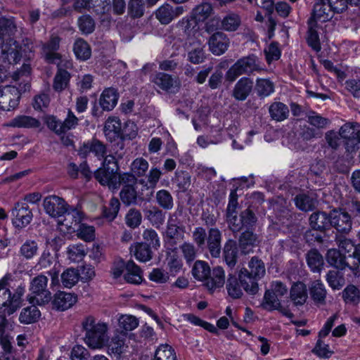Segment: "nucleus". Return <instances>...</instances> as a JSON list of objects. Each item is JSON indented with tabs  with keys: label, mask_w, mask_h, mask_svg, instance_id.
Masks as SVG:
<instances>
[{
	"label": "nucleus",
	"mask_w": 360,
	"mask_h": 360,
	"mask_svg": "<svg viewBox=\"0 0 360 360\" xmlns=\"http://www.w3.org/2000/svg\"><path fill=\"white\" fill-rule=\"evenodd\" d=\"M145 4L143 0H130L128 4L129 15L133 18H141L143 15Z\"/></svg>",
	"instance_id": "69168bd1"
},
{
	"label": "nucleus",
	"mask_w": 360,
	"mask_h": 360,
	"mask_svg": "<svg viewBox=\"0 0 360 360\" xmlns=\"http://www.w3.org/2000/svg\"><path fill=\"white\" fill-rule=\"evenodd\" d=\"M145 218L155 227L162 226L165 219V213L157 206L150 205L143 210Z\"/></svg>",
	"instance_id": "72a5a7b5"
},
{
	"label": "nucleus",
	"mask_w": 360,
	"mask_h": 360,
	"mask_svg": "<svg viewBox=\"0 0 360 360\" xmlns=\"http://www.w3.org/2000/svg\"><path fill=\"white\" fill-rule=\"evenodd\" d=\"M330 226L339 233H349L352 227L351 215L343 208L333 210L330 211Z\"/></svg>",
	"instance_id": "9b49d317"
},
{
	"label": "nucleus",
	"mask_w": 360,
	"mask_h": 360,
	"mask_svg": "<svg viewBox=\"0 0 360 360\" xmlns=\"http://www.w3.org/2000/svg\"><path fill=\"white\" fill-rule=\"evenodd\" d=\"M255 91L259 98H265L274 91V84L268 79H257L255 84Z\"/></svg>",
	"instance_id": "3c124183"
},
{
	"label": "nucleus",
	"mask_w": 360,
	"mask_h": 360,
	"mask_svg": "<svg viewBox=\"0 0 360 360\" xmlns=\"http://www.w3.org/2000/svg\"><path fill=\"white\" fill-rule=\"evenodd\" d=\"M36 268L38 270H47V274L51 276L52 285L59 284L58 276L61 270V265L49 250H44L36 265Z\"/></svg>",
	"instance_id": "0eeeda50"
},
{
	"label": "nucleus",
	"mask_w": 360,
	"mask_h": 360,
	"mask_svg": "<svg viewBox=\"0 0 360 360\" xmlns=\"http://www.w3.org/2000/svg\"><path fill=\"white\" fill-rule=\"evenodd\" d=\"M131 252L141 262H148L153 257L151 247L146 243H137L130 248Z\"/></svg>",
	"instance_id": "58836bf2"
},
{
	"label": "nucleus",
	"mask_w": 360,
	"mask_h": 360,
	"mask_svg": "<svg viewBox=\"0 0 360 360\" xmlns=\"http://www.w3.org/2000/svg\"><path fill=\"white\" fill-rule=\"evenodd\" d=\"M25 292V285L13 280L11 275H6L0 280V318L3 322L6 321V314H13L21 307Z\"/></svg>",
	"instance_id": "f257e3e1"
},
{
	"label": "nucleus",
	"mask_w": 360,
	"mask_h": 360,
	"mask_svg": "<svg viewBox=\"0 0 360 360\" xmlns=\"http://www.w3.org/2000/svg\"><path fill=\"white\" fill-rule=\"evenodd\" d=\"M126 274L124 280L131 284H140L143 281L142 271L133 261L126 264Z\"/></svg>",
	"instance_id": "e433bc0d"
},
{
	"label": "nucleus",
	"mask_w": 360,
	"mask_h": 360,
	"mask_svg": "<svg viewBox=\"0 0 360 360\" xmlns=\"http://www.w3.org/2000/svg\"><path fill=\"white\" fill-rule=\"evenodd\" d=\"M250 269L249 274L257 281L262 278L266 272L265 265L263 261L258 257H252L248 262Z\"/></svg>",
	"instance_id": "8fccbe9b"
},
{
	"label": "nucleus",
	"mask_w": 360,
	"mask_h": 360,
	"mask_svg": "<svg viewBox=\"0 0 360 360\" xmlns=\"http://www.w3.org/2000/svg\"><path fill=\"white\" fill-rule=\"evenodd\" d=\"M210 267L206 262L198 260L194 263L192 274L195 279L205 282L210 274Z\"/></svg>",
	"instance_id": "09e8293b"
},
{
	"label": "nucleus",
	"mask_w": 360,
	"mask_h": 360,
	"mask_svg": "<svg viewBox=\"0 0 360 360\" xmlns=\"http://www.w3.org/2000/svg\"><path fill=\"white\" fill-rule=\"evenodd\" d=\"M120 197L122 202L127 206L137 203V191L135 186H123Z\"/></svg>",
	"instance_id": "052dcab7"
},
{
	"label": "nucleus",
	"mask_w": 360,
	"mask_h": 360,
	"mask_svg": "<svg viewBox=\"0 0 360 360\" xmlns=\"http://www.w3.org/2000/svg\"><path fill=\"white\" fill-rule=\"evenodd\" d=\"M103 186H108L110 189H117L123 186H135L137 183L136 177L131 172L118 173L117 172L108 179H102Z\"/></svg>",
	"instance_id": "2eb2a0df"
},
{
	"label": "nucleus",
	"mask_w": 360,
	"mask_h": 360,
	"mask_svg": "<svg viewBox=\"0 0 360 360\" xmlns=\"http://www.w3.org/2000/svg\"><path fill=\"white\" fill-rule=\"evenodd\" d=\"M77 296L65 292H58L54 296L53 306L59 311H65L70 308L76 302Z\"/></svg>",
	"instance_id": "7c9ffc66"
},
{
	"label": "nucleus",
	"mask_w": 360,
	"mask_h": 360,
	"mask_svg": "<svg viewBox=\"0 0 360 360\" xmlns=\"http://www.w3.org/2000/svg\"><path fill=\"white\" fill-rule=\"evenodd\" d=\"M85 332L84 342L92 349H100L108 341V325L104 322L96 321L93 316H88L82 323Z\"/></svg>",
	"instance_id": "f03ea898"
},
{
	"label": "nucleus",
	"mask_w": 360,
	"mask_h": 360,
	"mask_svg": "<svg viewBox=\"0 0 360 360\" xmlns=\"http://www.w3.org/2000/svg\"><path fill=\"white\" fill-rule=\"evenodd\" d=\"M45 212L51 217H61L67 212L69 207L65 200L57 195H49L44 199Z\"/></svg>",
	"instance_id": "4468645a"
},
{
	"label": "nucleus",
	"mask_w": 360,
	"mask_h": 360,
	"mask_svg": "<svg viewBox=\"0 0 360 360\" xmlns=\"http://www.w3.org/2000/svg\"><path fill=\"white\" fill-rule=\"evenodd\" d=\"M326 280L333 290L340 289L345 283L342 273L338 270H330L326 275Z\"/></svg>",
	"instance_id": "6e6d98bb"
},
{
	"label": "nucleus",
	"mask_w": 360,
	"mask_h": 360,
	"mask_svg": "<svg viewBox=\"0 0 360 360\" xmlns=\"http://www.w3.org/2000/svg\"><path fill=\"white\" fill-rule=\"evenodd\" d=\"M333 13L335 12L327 0H319L314 6L312 17L310 19L315 22L317 20L326 22L333 18Z\"/></svg>",
	"instance_id": "393cba45"
},
{
	"label": "nucleus",
	"mask_w": 360,
	"mask_h": 360,
	"mask_svg": "<svg viewBox=\"0 0 360 360\" xmlns=\"http://www.w3.org/2000/svg\"><path fill=\"white\" fill-rule=\"evenodd\" d=\"M346 257L336 249H330L327 252V261L330 265L339 270H344L349 268L354 276L359 272L358 265L351 266L346 262Z\"/></svg>",
	"instance_id": "412c9836"
},
{
	"label": "nucleus",
	"mask_w": 360,
	"mask_h": 360,
	"mask_svg": "<svg viewBox=\"0 0 360 360\" xmlns=\"http://www.w3.org/2000/svg\"><path fill=\"white\" fill-rule=\"evenodd\" d=\"M73 51L77 58L86 60L91 56V49L89 44L83 39H77L73 45Z\"/></svg>",
	"instance_id": "c03bdc74"
},
{
	"label": "nucleus",
	"mask_w": 360,
	"mask_h": 360,
	"mask_svg": "<svg viewBox=\"0 0 360 360\" xmlns=\"http://www.w3.org/2000/svg\"><path fill=\"white\" fill-rule=\"evenodd\" d=\"M64 217L60 224L68 229L75 231L76 229L81 224L84 218L83 213L76 208L67 209V212L63 215Z\"/></svg>",
	"instance_id": "cd10ccee"
},
{
	"label": "nucleus",
	"mask_w": 360,
	"mask_h": 360,
	"mask_svg": "<svg viewBox=\"0 0 360 360\" xmlns=\"http://www.w3.org/2000/svg\"><path fill=\"white\" fill-rule=\"evenodd\" d=\"M119 94L117 89L110 87L105 89L99 98V104L105 111L112 110L117 105Z\"/></svg>",
	"instance_id": "c85d7f7f"
},
{
	"label": "nucleus",
	"mask_w": 360,
	"mask_h": 360,
	"mask_svg": "<svg viewBox=\"0 0 360 360\" xmlns=\"http://www.w3.org/2000/svg\"><path fill=\"white\" fill-rule=\"evenodd\" d=\"M205 58L204 46L198 40L193 42V47L188 51V60L193 64H200Z\"/></svg>",
	"instance_id": "37998d69"
},
{
	"label": "nucleus",
	"mask_w": 360,
	"mask_h": 360,
	"mask_svg": "<svg viewBox=\"0 0 360 360\" xmlns=\"http://www.w3.org/2000/svg\"><path fill=\"white\" fill-rule=\"evenodd\" d=\"M290 297L295 306H302L308 297L305 284L302 282L293 283L290 288Z\"/></svg>",
	"instance_id": "2f4dec72"
},
{
	"label": "nucleus",
	"mask_w": 360,
	"mask_h": 360,
	"mask_svg": "<svg viewBox=\"0 0 360 360\" xmlns=\"http://www.w3.org/2000/svg\"><path fill=\"white\" fill-rule=\"evenodd\" d=\"M342 298L347 304L356 305L360 301V290L355 285H349L342 291Z\"/></svg>",
	"instance_id": "5fc2aeb1"
},
{
	"label": "nucleus",
	"mask_w": 360,
	"mask_h": 360,
	"mask_svg": "<svg viewBox=\"0 0 360 360\" xmlns=\"http://www.w3.org/2000/svg\"><path fill=\"white\" fill-rule=\"evenodd\" d=\"M309 221L313 230L323 232L330 227V212L329 214L320 211L313 212Z\"/></svg>",
	"instance_id": "bb28decb"
},
{
	"label": "nucleus",
	"mask_w": 360,
	"mask_h": 360,
	"mask_svg": "<svg viewBox=\"0 0 360 360\" xmlns=\"http://www.w3.org/2000/svg\"><path fill=\"white\" fill-rule=\"evenodd\" d=\"M238 279L243 290L250 295H255L259 290L257 280L249 274V270L243 268L238 272Z\"/></svg>",
	"instance_id": "c756f323"
},
{
	"label": "nucleus",
	"mask_w": 360,
	"mask_h": 360,
	"mask_svg": "<svg viewBox=\"0 0 360 360\" xmlns=\"http://www.w3.org/2000/svg\"><path fill=\"white\" fill-rule=\"evenodd\" d=\"M78 118L71 110H68L67 117L63 122L57 119L55 116H48L45 121L48 128L58 135L65 134L69 130L75 129L78 125Z\"/></svg>",
	"instance_id": "1a4fd4ad"
},
{
	"label": "nucleus",
	"mask_w": 360,
	"mask_h": 360,
	"mask_svg": "<svg viewBox=\"0 0 360 360\" xmlns=\"http://www.w3.org/2000/svg\"><path fill=\"white\" fill-rule=\"evenodd\" d=\"M91 153L101 160L107 154V147L100 140L93 139L84 143L78 150V154L82 158H86Z\"/></svg>",
	"instance_id": "dca6fc26"
},
{
	"label": "nucleus",
	"mask_w": 360,
	"mask_h": 360,
	"mask_svg": "<svg viewBox=\"0 0 360 360\" xmlns=\"http://www.w3.org/2000/svg\"><path fill=\"white\" fill-rule=\"evenodd\" d=\"M148 162L143 158H136L131 165V172L136 177L143 176L148 169Z\"/></svg>",
	"instance_id": "0e129e2a"
},
{
	"label": "nucleus",
	"mask_w": 360,
	"mask_h": 360,
	"mask_svg": "<svg viewBox=\"0 0 360 360\" xmlns=\"http://www.w3.org/2000/svg\"><path fill=\"white\" fill-rule=\"evenodd\" d=\"M151 82L158 87L166 91L171 89L176 82L175 78L171 75L162 72L154 74L151 77Z\"/></svg>",
	"instance_id": "4c0bfd02"
},
{
	"label": "nucleus",
	"mask_w": 360,
	"mask_h": 360,
	"mask_svg": "<svg viewBox=\"0 0 360 360\" xmlns=\"http://www.w3.org/2000/svg\"><path fill=\"white\" fill-rule=\"evenodd\" d=\"M294 200L296 207L304 212L313 210L316 207V199L304 193L297 195Z\"/></svg>",
	"instance_id": "de8ad7c7"
},
{
	"label": "nucleus",
	"mask_w": 360,
	"mask_h": 360,
	"mask_svg": "<svg viewBox=\"0 0 360 360\" xmlns=\"http://www.w3.org/2000/svg\"><path fill=\"white\" fill-rule=\"evenodd\" d=\"M60 39L58 36H51L50 39L42 44V55L46 63L59 64L61 56L57 51L60 46Z\"/></svg>",
	"instance_id": "f3484780"
},
{
	"label": "nucleus",
	"mask_w": 360,
	"mask_h": 360,
	"mask_svg": "<svg viewBox=\"0 0 360 360\" xmlns=\"http://www.w3.org/2000/svg\"><path fill=\"white\" fill-rule=\"evenodd\" d=\"M70 79V74L67 70L59 68L53 79V89L58 92L63 91L68 87Z\"/></svg>",
	"instance_id": "a18cd8bd"
},
{
	"label": "nucleus",
	"mask_w": 360,
	"mask_h": 360,
	"mask_svg": "<svg viewBox=\"0 0 360 360\" xmlns=\"http://www.w3.org/2000/svg\"><path fill=\"white\" fill-rule=\"evenodd\" d=\"M79 279V271L73 268L67 269L61 274V282L65 288H72L78 282Z\"/></svg>",
	"instance_id": "bf43d9fd"
},
{
	"label": "nucleus",
	"mask_w": 360,
	"mask_h": 360,
	"mask_svg": "<svg viewBox=\"0 0 360 360\" xmlns=\"http://www.w3.org/2000/svg\"><path fill=\"white\" fill-rule=\"evenodd\" d=\"M316 22H312L311 19L309 20V30L307 32V41L308 45L316 52H319L321 49L319 36L315 29Z\"/></svg>",
	"instance_id": "49530a36"
},
{
	"label": "nucleus",
	"mask_w": 360,
	"mask_h": 360,
	"mask_svg": "<svg viewBox=\"0 0 360 360\" xmlns=\"http://www.w3.org/2000/svg\"><path fill=\"white\" fill-rule=\"evenodd\" d=\"M185 11L186 6H178L174 7L169 4L165 3L155 11V15L162 25H168Z\"/></svg>",
	"instance_id": "ddd939ff"
},
{
	"label": "nucleus",
	"mask_w": 360,
	"mask_h": 360,
	"mask_svg": "<svg viewBox=\"0 0 360 360\" xmlns=\"http://www.w3.org/2000/svg\"><path fill=\"white\" fill-rule=\"evenodd\" d=\"M262 307L267 311L278 310L284 316L289 318L293 316L292 313H291L288 308L284 307L281 304L279 297L275 295V292L270 290H266L263 302L262 303Z\"/></svg>",
	"instance_id": "aec40b11"
},
{
	"label": "nucleus",
	"mask_w": 360,
	"mask_h": 360,
	"mask_svg": "<svg viewBox=\"0 0 360 360\" xmlns=\"http://www.w3.org/2000/svg\"><path fill=\"white\" fill-rule=\"evenodd\" d=\"M21 58L22 57L18 43L13 39L9 38L2 46L1 60L8 64H16Z\"/></svg>",
	"instance_id": "a211bd4d"
},
{
	"label": "nucleus",
	"mask_w": 360,
	"mask_h": 360,
	"mask_svg": "<svg viewBox=\"0 0 360 360\" xmlns=\"http://www.w3.org/2000/svg\"><path fill=\"white\" fill-rule=\"evenodd\" d=\"M9 126L18 128H39L41 122L30 116L19 115L11 120Z\"/></svg>",
	"instance_id": "a19ab883"
},
{
	"label": "nucleus",
	"mask_w": 360,
	"mask_h": 360,
	"mask_svg": "<svg viewBox=\"0 0 360 360\" xmlns=\"http://www.w3.org/2000/svg\"><path fill=\"white\" fill-rule=\"evenodd\" d=\"M306 258L308 266L313 271H319L321 270L323 264V259L317 250H310L307 253Z\"/></svg>",
	"instance_id": "603ef678"
},
{
	"label": "nucleus",
	"mask_w": 360,
	"mask_h": 360,
	"mask_svg": "<svg viewBox=\"0 0 360 360\" xmlns=\"http://www.w3.org/2000/svg\"><path fill=\"white\" fill-rule=\"evenodd\" d=\"M48 278L40 274L34 277L30 285V290L34 296L28 298L30 303L43 305L48 303L51 298V292L47 289Z\"/></svg>",
	"instance_id": "423d86ee"
},
{
	"label": "nucleus",
	"mask_w": 360,
	"mask_h": 360,
	"mask_svg": "<svg viewBox=\"0 0 360 360\" xmlns=\"http://www.w3.org/2000/svg\"><path fill=\"white\" fill-rule=\"evenodd\" d=\"M226 288L228 295L233 299L240 298L243 295V287L240 284L238 276H236L234 274H229L226 283Z\"/></svg>",
	"instance_id": "c9c22d12"
},
{
	"label": "nucleus",
	"mask_w": 360,
	"mask_h": 360,
	"mask_svg": "<svg viewBox=\"0 0 360 360\" xmlns=\"http://www.w3.org/2000/svg\"><path fill=\"white\" fill-rule=\"evenodd\" d=\"M241 23L240 17L235 13H229L221 21L222 28L229 32L236 31Z\"/></svg>",
	"instance_id": "864d4df0"
},
{
	"label": "nucleus",
	"mask_w": 360,
	"mask_h": 360,
	"mask_svg": "<svg viewBox=\"0 0 360 360\" xmlns=\"http://www.w3.org/2000/svg\"><path fill=\"white\" fill-rule=\"evenodd\" d=\"M254 86L252 79L246 77L240 78L235 84L232 96L239 101H245L251 94Z\"/></svg>",
	"instance_id": "5701e85b"
},
{
	"label": "nucleus",
	"mask_w": 360,
	"mask_h": 360,
	"mask_svg": "<svg viewBox=\"0 0 360 360\" xmlns=\"http://www.w3.org/2000/svg\"><path fill=\"white\" fill-rule=\"evenodd\" d=\"M40 316V311L33 304L22 309L19 316V321L24 324H30L37 322Z\"/></svg>",
	"instance_id": "79ce46f5"
},
{
	"label": "nucleus",
	"mask_w": 360,
	"mask_h": 360,
	"mask_svg": "<svg viewBox=\"0 0 360 360\" xmlns=\"http://www.w3.org/2000/svg\"><path fill=\"white\" fill-rule=\"evenodd\" d=\"M103 131L108 141L113 142L120 139H122L123 134L122 124L119 118L110 117L105 122ZM121 141H123L121 140Z\"/></svg>",
	"instance_id": "4be33fe9"
},
{
	"label": "nucleus",
	"mask_w": 360,
	"mask_h": 360,
	"mask_svg": "<svg viewBox=\"0 0 360 360\" xmlns=\"http://www.w3.org/2000/svg\"><path fill=\"white\" fill-rule=\"evenodd\" d=\"M174 350L168 345H160L155 352V360H176Z\"/></svg>",
	"instance_id": "774afa93"
},
{
	"label": "nucleus",
	"mask_w": 360,
	"mask_h": 360,
	"mask_svg": "<svg viewBox=\"0 0 360 360\" xmlns=\"http://www.w3.org/2000/svg\"><path fill=\"white\" fill-rule=\"evenodd\" d=\"M207 44L212 53L215 56H221L229 47L230 40L224 32H217L210 37Z\"/></svg>",
	"instance_id": "6ab92c4d"
},
{
	"label": "nucleus",
	"mask_w": 360,
	"mask_h": 360,
	"mask_svg": "<svg viewBox=\"0 0 360 360\" xmlns=\"http://www.w3.org/2000/svg\"><path fill=\"white\" fill-rule=\"evenodd\" d=\"M223 257L226 264L231 269L233 268L238 259V247L236 242L233 240H228L224 247Z\"/></svg>",
	"instance_id": "f704fd0d"
},
{
	"label": "nucleus",
	"mask_w": 360,
	"mask_h": 360,
	"mask_svg": "<svg viewBox=\"0 0 360 360\" xmlns=\"http://www.w3.org/2000/svg\"><path fill=\"white\" fill-rule=\"evenodd\" d=\"M271 118L276 122L287 119L289 115L288 107L281 102H274L269 108Z\"/></svg>",
	"instance_id": "ea45409f"
},
{
	"label": "nucleus",
	"mask_w": 360,
	"mask_h": 360,
	"mask_svg": "<svg viewBox=\"0 0 360 360\" xmlns=\"http://www.w3.org/2000/svg\"><path fill=\"white\" fill-rule=\"evenodd\" d=\"M257 221V218L253 211L249 207L242 211L239 215L229 219L228 225L233 232H240L243 230H253Z\"/></svg>",
	"instance_id": "6e6552de"
},
{
	"label": "nucleus",
	"mask_w": 360,
	"mask_h": 360,
	"mask_svg": "<svg viewBox=\"0 0 360 360\" xmlns=\"http://www.w3.org/2000/svg\"><path fill=\"white\" fill-rule=\"evenodd\" d=\"M258 242L257 234L253 233V230H245L241 233L238 239V245L242 253L248 254L252 248L255 246Z\"/></svg>",
	"instance_id": "473e14b6"
},
{
	"label": "nucleus",
	"mask_w": 360,
	"mask_h": 360,
	"mask_svg": "<svg viewBox=\"0 0 360 360\" xmlns=\"http://www.w3.org/2000/svg\"><path fill=\"white\" fill-rule=\"evenodd\" d=\"M13 225L18 229L27 226L32 220L33 214L28 205L24 202H18L11 211Z\"/></svg>",
	"instance_id": "f8f14e48"
},
{
	"label": "nucleus",
	"mask_w": 360,
	"mask_h": 360,
	"mask_svg": "<svg viewBox=\"0 0 360 360\" xmlns=\"http://www.w3.org/2000/svg\"><path fill=\"white\" fill-rule=\"evenodd\" d=\"M212 6L210 3H202L192 11V15L199 21L203 22L212 13Z\"/></svg>",
	"instance_id": "e2e57ef3"
},
{
	"label": "nucleus",
	"mask_w": 360,
	"mask_h": 360,
	"mask_svg": "<svg viewBox=\"0 0 360 360\" xmlns=\"http://www.w3.org/2000/svg\"><path fill=\"white\" fill-rule=\"evenodd\" d=\"M310 295L315 302L323 303L326 296V290L319 281L312 282L309 289Z\"/></svg>",
	"instance_id": "4d7b16f0"
},
{
	"label": "nucleus",
	"mask_w": 360,
	"mask_h": 360,
	"mask_svg": "<svg viewBox=\"0 0 360 360\" xmlns=\"http://www.w3.org/2000/svg\"><path fill=\"white\" fill-rule=\"evenodd\" d=\"M225 283V273L221 266H217L210 271V274L208 276L204 285L210 292H214L216 289L220 288L224 286Z\"/></svg>",
	"instance_id": "a878e982"
},
{
	"label": "nucleus",
	"mask_w": 360,
	"mask_h": 360,
	"mask_svg": "<svg viewBox=\"0 0 360 360\" xmlns=\"http://www.w3.org/2000/svg\"><path fill=\"white\" fill-rule=\"evenodd\" d=\"M120 203L117 198H112L110 200L109 207H104L103 215L109 221H112L117 215L120 210Z\"/></svg>",
	"instance_id": "338daca9"
},
{
	"label": "nucleus",
	"mask_w": 360,
	"mask_h": 360,
	"mask_svg": "<svg viewBox=\"0 0 360 360\" xmlns=\"http://www.w3.org/2000/svg\"><path fill=\"white\" fill-rule=\"evenodd\" d=\"M257 58L252 54L238 59L226 72V77L229 82H233L242 75H250L259 70L257 63Z\"/></svg>",
	"instance_id": "20e7f679"
},
{
	"label": "nucleus",
	"mask_w": 360,
	"mask_h": 360,
	"mask_svg": "<svg viewBox=\"0 0 360 360\" xmlns=\"http://www.w3.org/2000/svg\"><path fill=\"white\" fill-rule=\"evenodd\" d=\"M126 225L131 229L139 227L142 222V214L140 210L136 208H130L124 218Z\"/></svg>",
	"instance_id": "680f3d73"
},
{
	"label": "nucleus",
	"mask_w": 360,
	"mask_h": 360,
	"mask_svg": "<svg viewBox=\"0 0 360 360\" xmlns=\"http://www.w3.org/2000/svg\"><path fill=\"white\" fill-rule=\"evenodd\" d=\"M185 232V227L181 224V221L179 219L176 213H173L169 215L165 236L167 243L172 247H174L177 240L184 238V233Z\"/></svg>",
	"instance_id": "9d476101"
},
{
	"label": "nucleus",
	"mask_w": 360,
	"mask_h": 360,
	"mask_svg": "<svg viewBox=\"0 0 360 360\" xmlns=\"http://www.w3.org/2000/svg\"><path fill=\"white\" fill-rule=\"evenodd\" d=\"M221 238V233L217 228L209 229L207 247L212 257L218 258L220 257Z\"/></svg>",
	"instance_id": "b1692460"
},
{
	"label": "nucleus",
	"mask_w": 360,
	"mask_h": 360,
	"mask_svg": "<svg viewBox=\"0 0 360 360\" xmlns=\"http://www.w3.org/2000/svg\"><path fill=\"white\" fill-rule=\"evenodd\" d=\"M30 88V84L26 82L23 86L20 84L18 87L6 86L0 89V109L6 111L14 109L18 105L21 92H25Z\"/></svg>",
	"instance_id": "39448f33"
},
{
	"label": "nucleus",
	"mask_w": 360,
	"mask_h": 360,
	"mask_svg": "<svg viewBox=\"0 0 360 360\" xmlns=\"http://www.w3.org/2000/svg\"><path fill=\"white\" fill-rule=\"evenodd\" d=\"M155 199L158 205L162 209L169 210L173 208V198L168 191L162 189L158 191L156 193Z\"/></svg>",
	"instance_id": "13d9d810"
},
{
	"label": "nucleus",
	"mask_w": 360,
	"mask_h": 360,
	"mask_svg": "<svg viewBox=\"0 0 360 360\" xmlns=\"http://www.w3.org/2000/svg\"><path fill=\"white\" fill-rule=\"evenodd\" d=\"M117 147L120 148V151L115 150L113 154L105 155L103 160V167L97 169L94 173L95 179L101 184L102 179H108L115 173L119 171L117 160L122 159L124 155V142L120 141L117 143Z\"/></svg>",
	"instance_id": "7ed1b4c3"
}]
</instances>
